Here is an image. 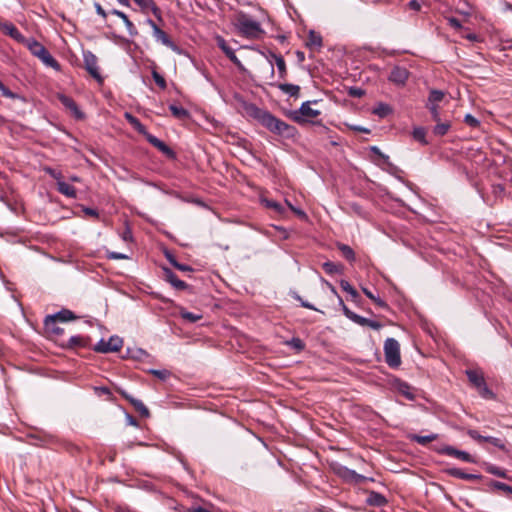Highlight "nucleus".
Returning <instances> with one entry per match:
<instances>
[{
    "label": "nucleus",
    "instance_id": "nucleus-1",
    "mask_svg": "<svg viewBox=\"0 0 512 512\" xmlns=\"http://www.w3.org/2000/svg\"><path fill=\"white\" fill-rule=\"evenodd\" d=\"M245 112L248 116L257 120L271 133L284 136L293 137L295 128L280 118L275 117L269 111L257 107L255 104L246 103L244 105Z\"/></svg>",
    "mask_w": 512,
    "mask_h": 512
},
{
    "label": "nucleus",
    "instance_id": "nucleus-2",
    "mask_svg": "<svg viewBox=\"0 0 512 512\" xmlns=\"http://www.w3.org/2000/svg\"><path fill=\"white\" fill-rule=\"evenodd\" d=\"M234 27L238 34L247 39H259L265 34L261 23L244 12L235 16Z\"/></svg>",
    "mask_w": 512,
    "mask_h": 512
},
{
    "label": "nucleus",
    "instance_id": "nucleus-3",
    "mask_svg": "<svg viewBox=\"0 0 512 512\" xmlns=\"http://www.w3.org/2000/svg\"><path fill=\"white\" fill-rule=\"evenodd\" d=\"M24 45L29 49L31 54L37 57L41 62L56 71H60V64L58 61L50 54V52L37 40L34 38H27Z\"/></svg>",
    "mask_w": 512,
    "mask_h": 512
},
{
    "label": "nucleus",
    "instance_id": "nucleus-4",
    "mask_svg": "<svg viewBox=\"0 0 512 512\" xmlns=\"http://www.w3.org/2000/svg\"><path fill=\"white\" fill-rule=\"evenodd\" d=\"M384 354L387 365L397 368L401 364L400 345L394 338H387L384 343Z\"/></svg>",
    "mask_w": 512,
    "mask_h": 512
},
{
    "label": "nucleus",
    "instance_id": "nucleus-5",
    "mask_svg": "<svg viewBox=\"0 0 512 512\" xmlns=\"http://www.w3.org/2000/svg\"><path fill=\"white\" fill-rule=\"evenodd\" d=\"M123 345V340L117 335L111 336L108 340L101 339L95 346L94 351L98 353L117 352Z\"/></svg>",
    "mask_w": 512,
    "mask_h": 512
},
{
    "label": "nucleus",
    "instance_id": "nucleus-6",
    "mask_svg": "<svg viewBox=\"0 0 512 512\" xmlns=\"http://www.w3.org/2000/svg\"><path fill=\"white\" fill-rule=\"evenodd\" d=\"M266 58L269 62L270 75L274 77V64L277 67L279 78L285 79L287 77V67L284 58L281 55L275 54L273 52H269L266 55Z\"/></svg>",
    "mask_w": 512,
    "mask_h": 512
},
{
    "label": "nucleus",
    "instance_id": "nucleus-7",
    "mask_svg": "<svg viewBox=\"0 0 512 512\" xmlns=\"http://www.w3.org/2000/svg\"><path fill=\"white\" fill-rule=\"evenodd\" d=\"M146 24L151 27L153 37L156 41L161 42L163 45L172 49L173 51L178 50L177 46L169 38V36L162 29H160L152 19L148 18L146 20Z\"/></svg>",
    "mask_w": 512,
    "mask_h": 512
},
{
    "label": "nucleus",
    "instance_id": "nucleus-8",
    "mask_svg": "<svg viewBox=\"0 0 512 512\" xmlns=\"http://www.w3.org/2000/svg\"><path fill=\"white\" fill-rule=\"evenodd\" d=\"M83 60L85 68L89 72V74L98 81H101L102 78L99 72L98 59L96 55L93 54L91 51H85L83 53Z\"/></svg>",
    "mask_w": 512,
    "mask_h": 512
},
{
    "label": "nucleus",
    "instance_id": "nucleus-9",
    "mask_svg": "<svg viewBox=\"0 0 512 512\" xmlns=\"http://www.w3.org/2000/svg\"><path fill=\"white\" fill-rule=\"evenodd\" d=\"M216 42H217V45L218 47L223 51V53L229 58V60L231 62H233V64L236 65V67L241 71V72H244L246 69L244 67V65L242 64V62L238 59V57L236 56L234 50L227 44L226 40L221 37V36H217L216 37Z\"/></svg>",
    "mask_w": 512,
    "mask_h": 512
},
{
    "label": "nucleus",
    "instance_id": "nucleus-10",
    "mask_svg": "<svg viewBox=\"0 0 512 512\" xmlns=\"http://www.w3.org/2000/svg\"><path fill=\"white\" fill-rule=\"evenodd\" d=\"M75 318L76 316L72 311L68 309H62L53 315H47L44 320V325L46 328H49L50 325H55L56 321L67 322Z\"/></svg>",
    "mask_w": 512,
    "mask_h": 512
},
{
    "label": "nucleus",
    "instance_id": "nucleus-11",
    "mask_svg": "<svg viewBox=\"0 0 512 512\" xmlns=\"http://www.w3.org/2000/svg\"><path fill=\"white\" fill-rule=\"evenodd\" d=\"M438 453L458 458L464 462H468V463L474 462L473 457L468 452L458 450L450 445H445L442 448L438 449Z\"/></svg>",
    "mask_w": 512,
    "mask_h": 512
},
{
    "label": "nucleus",
    "instance_id": "nucleus-12",
    "mask_svg": "<svg viewBox=\"0 0 512 512\" xmlns=\"http://www.w3.org/2000/svg\"><path fill=\"white\" fill-rule=\"evenodd\" d=\"M145 138L151 145H153L155 148H157L159 151H161L168 158H171V159L175 158V156H176L175 152L168 145H166L163 141L158 139L156 136L148 133Z\"/></svg>",
    "mask_w": 512,
    "mask_h": 512
},
{
    "label": "nucleus",
    "instance_id": "nucleus-13",
    "mask_svg": "<svg viewBox=\"0 0 512 512\" xmlns=\"http://www.w3.org/2000/svg\"><path fill=\"white\" fill-rule=\"evenodd\" d=\"M145 138L151 145H153L155 148H157L159 151H161L168 158H171V159L175 158V156H176L175 152L168 145H166L163 141L158 139L156 136L148 133Z\"/></svg>",
    "mask_w": 512,
    "mask_h": 512
},
{
    "label": "nucleus",
    "instance_id": "nucleus-14",
    "mask_svg": "<svg viewBox=\"0 0 512 512\" xmlns=\"http://www.w3.org/2000/svg\"><path fill=\"white\" fill-rule=\"evenodd\" d=\"M142 10V12L146 13L151 11L153 15L159 20L162 21V14L160 8L156 5L153 0H133Z\"/></svg>",
    "mask_w": 512,
    "mask_h": 512
},
{
    "label": "nucleus",
    "instance_id": "nucleus-15",
    "mask_svg": "<svg viewBox=\"0 0 512 512\" xmlns=\"http://www.w3.org/2000/svg\"><path fill=\"white\" fill-rule=\"evenodd\" d=\"M409 76L406 68L395 66L389 75V80L397 85H404Z\"/></svg>",
    "mask_w": 512,
    "mask_h": 512
},
{
    "label": "nucleus",
    "instance_id": "nucleus-16",
    "mask_svg": "<svg viewBox=\"0 0 512 512\" xmlns=\"http://www.w3.org/2000/svg\"><path fill=\"white\" fill-rule=\"evenodd\" d=\"M58 99L59 101L62 103V105L67 108L68 110L71 111V113L77 118V119H82L84 117V114L82 113V111L79 109V107L77 106L76 102L64 95V94H60L58 96Z\"/></svg>",
    "mask_w": 512,
    "mask_h": 512
},
{
    "label": "nucleus",
    "instance_id": "nucleus-17",
    "mask_svg": "<svg viewBox=\"0 0 512 512\" xmlns=\"http://www.w3.org/2000/svg\"><path fill=\"white\" fill-rule=\"evenodd\" d=\"M1 30L19 43L24 44V42H26L27 38L24 37L23 34L11 22H5L3 25H1Z\"/></svg>",
    "mask_w": 512,
    "mask_h": 512
},
{
    "label": "nucleus",
    "instance_id": "nucleus-18",
    "mask_svg": "<svg viewBox=\"0 0 512 512\" xmlns=\"http://www.w3.org/2000/svg\"><path fill=\"white\" fill-rule=\"evenodd\" d=\"M164 276L165 280L169 282L175 289L184 290L187 288V284L180 280L172 270L165 268Z\"/></svg>",
    "mask_w": 512,
    "mask_h": 512
},
{
    "label": "nucleus",
    "instance_id": "nucleus-19",
    "mask_svg": "<svg viewBox=\"0 0 512 512\" xmlns=\"http://www.w3.org/2000/svg\"><path fill=\"white\" fill-rule=\"evenodd\" d=\"M339 475L341 477H343L344 479L348 480V481H352V482H355V483H362L363 481L366 480V477L361 475V474H358L357 472H355L354 470L352 469H349L347 467H342L339 469L338 471Z\"/></svg>",
    "mask_w": 512,
    "mask_h": 512
},
{
    "label": "nucleus",
    "instance_id": "nucleus-20",
    "mask_svg": "<svg viewBox=\"0 0 512 512\" xmlns=\"http://www.w3.org/2000/svg\"><path fill=\"white\" fill-rule=\"evenodd\" d=\"M446 473L452 477L463 480H479L481 478L480 475L466 473L459 468H449L446 470Z\"/></svg>",
    "mask_w": 512,
    "mask_h": 512
},
{
    "label": "nucleus",
    "instance_id": "nucleus-21",
    "mask_svg": "<svg viewBox=\"0 0 512 512\" xmlns=\"http://www.w3.org/2000/svg\"><path fill=\"white\" fill-rule=\"evenodd\" d=\"M313 103H317V102L313 101ZM311 104H312L311 101H306V102H303L302 105L299 108V113L303 117H305V119L315 118V117L320 115V111L316 110V109H313L311 107Z\"/></svg>",
    "mask_w": 512,
    "mask_h": 512
},
{
    "label": "nucleus",
    "instance_id": "nucleus-22",
    "mask_svg": "<svg viewBox=\"0 0 512 512\" xmlns=\"http://www.w3.org/2000/svg\"><path fill=\"white\" fill-rule=\"evenodd\" d=\"M57 190L64 196L66 197H69V198H76L77 197V193H76V189L68 184L67 182H65L64 180L63 181H58L57 183Z\"/></svg>",
    "mask_w": 512,
    "mask_h": 512
},
{
    "label": "nucleus",
    "instance_id": "nucleus-23",
    "mask_svg": "<svg viewBox=\"0 0 512 512\" xmlns=\"http://www.w3.org/2000/svg\"><path fill=\"white\" fill-rule=\"evenodd\" d=\"M277 87L284 94H287L290 97H294V98L299 97L300 87L298 85H294V84H290V83H280V84H277Z\"/></svg>",
    "mask_w": 512,
    "mask_h": 512
},
{
    "label": "nucleus",
    "instance_id": "nucleus-24",
    "mask_svg": "<svg viewBox=\"0 0 512 512\" xmlns=\"http://www.w3.org/2000/svg\"><path fill=\"white\" fill-rule=\"evenodd\" d=\"M367 503L371 506L381 507L387 503V500L381 493L371 491L367 497Z\"/></svg>",
    "mask_w": 512,
    "mask_h": 512
},
{
    "label": "nucleus",
    "instance_id": "nucleus-25",
    "mask_svg": "<svg viewBox=\"0 0 512 512\" xmlns=\"http://www.w3.org/2000/svg\"><path fill=\"white\" fill-rule=\"evenodd\" d=\"M466 375L469 379V381L475 386L477 387L478 389L481 387V386H484V383H485V380H484V377L483 375L476 371V370H467L466 371Z\"/></svg>",
    "mask_w": 512,
    "mask_h": 512
},
{
    "label": "nucleus",
    "instance_id": "nucleus-26",
    "mask_svg": "<svg viewBox=\"0 0 512 512\" xmlns=\"http://www.w3.org/2000/svg\"><path fill=\"white\" fill-rule=\"evenodd\" d=\"M123 395L140 414L148 416L149 411L141 400L136 399L130 395H127L126 393H123Z\"/></svg>",
    "mask_w": 512,
    "mask_h": 512
},
{
    "label": "nucleus",
    "instance_id": "nucleus-27",
    "mask_svg": "<svg viewBox=\"0 0 512 512\" xmlns=\"http://www.w3.org/2000/svg\"><path fill=\"white\" fill-rule=\"evenodd\" d=\"M307 47L309 48H320L322 46V37L319 33H316L315 31L311 30L308 34Z\"/></svg>",
    "mask_w": 512,
    "mask_h": 512
},
{
    "label": "nucleus",
    "instance_id": "nucleus-28",
    "mask_svg": "<svg viewBox=\"0 0 512 512\" xmlns=\"http://www.w3.org/2000/svg\"><path fill=\"white\" fill-rule=\"evenodd\" d=\"M169 109L172 115L179 120H186L190 117L189 111L182 106L172 104L169 106Z\"/></svg>",
    "mask_w": 512,
    "mask_h": 512
},
{
    "label": "nucleus",
    "instance_id": "nucleus-29",
    "mask_svg": "<svg viewBox=\"0 0 512 512\" xmlns=\"http://www.w3.org/2000/svg\"><path fill=\"white\" fill-rule=\"evenodd\" d=\"M125 118L140 134H143L145 137L147 136L148 132L139 119L130 113H125Z\"/></svg>",
    "mask_w": 512,
    "mask_h": 512
},
{
    "label": "nucleus",
    "instance_id": "nucleus-30",
    "mask_svg": "<svg viewBox=\"0 0 512 512\" xmlns=\"http://www.w3.org/2000/svg\"><path fill=\"white\" fill-rule=\"evenodd\" d=\"M261 203L269 209L274 210L277 214L282 215L285 212L284 207L279 203L271 199L261 198Z\"/></svg>",
    "mask_w": 512,
    "mask_h": 512
},
{
    "label": "nucleus",
    "instance_id": "nucleus-31",
    "mask_svg": "<svg viewBox=\"0 0 512 512\" xmlns=\"http://www.w3.org/2000/svg\"><path fill=\"white\" fill-rule=\"evenodd\" d=\"M340 286L346 293L350 295L352 301H357V299L359 298V293L348 281L341 280Z\"/></svg>",
    "mask_w": 512,
    "mask_h": 512
},
{
    "label": "nucleus",
    "instance_id": "nucleus-32",
    "mask_svg": "<svg viewBox=\"0 0 512 512\" xmlns=\"http://www.w3.org/2000/svg\"><path fill=\"white\" fill-rule=\"evenodd\" d=\"M436 123L437 124L433 128L434 135L444 136L445 134H447V132L449 131V129L451 127V123L449 121L441 122V120Z\"/></svg>",
    "mask_w": 512,
    "mask_h": 512
},
{
    "label": "nucleus",
    "instance_id": "nucleus-33",
    "mask_svg": "<svg viewBox=\"0 0 512 512\" xmlns=\"http://www.w3.org/2000/svg\"><path fill=\"white\" fill-rule=\"evenodd\" d=\"M413 138L420 142L422 145H427L428 141L426 140V130L423 127H416L413 129Z\"/></svg>",
    "mask_w": 512,
    "mask_h": 512
},
{
    "label": "nucleus",
    "instance_id": "nucleus-34",
    "mask_svg": "<svg viewBox=\"0 0 512 512\" xmlns=\"http://www.w3.org/2000/svg\"><path fill=\"white\" fill-rule=\"evenodd\" d=\"M392 112L391 107L385 103H379L374 109L373 113L378 115L379 117H386Z\"/></svg>",
    "mask_w": 512,
    "mask_h": 512
},
{
    "label": "nucleus",
    "instance_id": "nucleus-35",
    "mask_svg": "<svg viewBox=\"0 0 512 512\" xmlns=\"http://www.w3.org/2000/svg\"><path fill=\"white\" fill-rule=\"evenodd\" d=\"M397 389H398L399 393H401L403 396H405L408 400L414 399V397H415L414 393L411 391V387L407 383H405V382L398 383Z\"/></svg>",
    "mask_w": 512,
    "mask_h": 512
},
{
    "label": "nucleus",
    "instance_id": "nucleus-36",
    "mask_svg": "<svg viewBox=\"0 0 512 512\" xmlns=\"http://www.w3.org/2000/svg\"><path fill=\"white\" fill-rule=\"evenodd\" d=\"M285 344L298 352L304 350L305 348V343L299 337H293L286 341Z\"/></svg>",
    "mask_w": 512,
    "mask_h": 512
},
{
    "label": "nucleus",
    "instance_id": "nucleus-37",
    "mask_svg": "<svg viewBox=\"0 0 512 512\" xmlns=\"http://www.w3.org/2000/svg\"><path fill=\"white\" fill-rule=\"evenodd\" d=\"M338 249L341 251L342 255L349 261L355 260V253L353 249L346 244H338Z\"/></svg>",
    "mask_w": 512,
    "mask_h": 512
},
{
    "label": "nucleus",
    "instance_id": "nucleus-38",
    "mask_svg": "<svg viewBox=\"0 0 512 512\" xmlns=\"http://www.w3.org/2000/svg\"><path fill=\"white\" fill-rule=\"evenodd\" d=\"M444 98V93L440 90H431L430 91V94H429V97H428V102L427 104H436L438 105L439 102H441Z\"/></svg>",
    "mask_w": 512,
    "mask_h": 512
},
{
    "label": "nucleus",
    "instance_id": "nucleus-39",
    "mask_svg": "<svg viewBox=\"0 0 512 512\" xmlns=\"http://www.w3.org/2000/svg\"><path fill=\"white\" fill-rule=\"evenodd\" d=\"M490 486L492 488H494V489L503 491L507 495H511L512 496V486L507 485L506 483L499 482V481H492L490 483Z\"/></svg>",
    "mask_w": 512,
    "mask_h": 512
},
{
    "label": "nucleus",
    "instance_id": "nucleus-40",
    "mask_svg": "<svg viewBox=\"0 0 512 512\" xmlns=\"http://www.w3.org/2000/svg\"><path fill=\"white\" fill-rule=\"evenodd\" d=\"M322 267L325 270V272L330 275L338 274L341 272L340 265H337L331 261H327V262L323 263Z\"/></svg>",
    "mask_w": 512,
    "mask_h": 512
},
{
    "label": "nucleus",
    "instance_id": "nucleus-41",
    "mask_svg": "<svg viewBox=\"0 0 512 512\" xmlns=\"http://www.w3.org/2000/svg\"><path fill=\"white\" fill-rule=\"evenodd\" d=\"M438 438V435L437 434H429V435H425V436H421V435H415L413 437V439L420 445H426L427 443L431 442V441H434Z\"/></svg>",
    "mask_w": 512,
    "mask_h": 512
},
{
    "label": "nucleus",
    "instance_id": "nucleus-42",
    "mask_svg": "<svg viewBox=\"0 0 512 512\" xmlns=\"http://www.w3.org/2000/svg\"><path fill=\"white\" fill-rule=\"evenodd\" d=\"M486 471L492 475H495L497 477L506 478L507 474L506 471L496 465H488L486 467Z\"/></svg>",
    "mask_w": 512,
    "mask_h": 512
},
{
    "label": "nucleus",
    "instance_id": "nucleus-43",
    "mask_svg": "<svg viewBox=\"0 0 512 512\" xmlns=\"http://www.w3.org/2000/svg\"><path fill=\"white\" fill-rule=\"evenodd\" d=\"M122 21L128 31V34L131 37H135L138 35V31H137L135 25L130 21V19L128 18V16L126 14H125V17L122 18Z\"/></svg>",
    "mask_w": 512,
    "mask_h": 512
},
{
    "label": "nucleus",
    "instance_id": "nucleus-44",
    "mask_svg": "<svg viewBox=\"0 0 512 512\" xmlns=\"http://www.w3.org/2000/svg\"><path fill=\"white\" fill-rule=\"evenodd\" d=\"M484 442H488L490 444H492L493 446L501 449V450H505L506 446H505V443L503 442L502 439L500 438H497V437H492V436H485V440Z\"/></svg>",
    "mask_w": 512,
    "mask_h": 512
},
{
    "label": "nucleus",
    "instance_id": "nucleus-45",
    "mask_svg": "<svg viewBox=\"0 0 512 512\" xmlns=\"http://www.w3.org/2000/svg\"><path fill=\"white\" fill-rule=\"evenodd\" d=\"M180 315L183 319L187 320L190 323L197 322L198 320H200L202 318L201 314H195V313L188 312V311H181Z\"/></svg>",
    "mask_w": 512,
    "mask_h": 512
},
{
    "label": "nucleus",
    "instance_id": "nucleus-46",
    "mask_svg": "<svg viewBox=\"0 0 512 512\" xmlns=\"http://www.w3.org/2000/svg\"><path fill=\"white\" fill-rule=\"evenodd\" d=\"M426 106H427V108L430 111L432 120L434 122H439L441 120V118H440V113H439L438 105H436V104H427Z\"/></svg>",
    "mask_w": 512,
    "mask_h": 512
},
{
    "label": "nucleus",
    "instance_id": "nucleus-47",
    "mask_svg": "<svg viewBox=\"0 0 512 512\" xmlns=\"http://www.w3.org/2000/svg\"><path fill=\"white\" fill-rule=\"evenodd\" d=\"M68 343L72 347H84L86 345L85 339L81 336H71Z\"/></svg>",
    "mask_w": 512,
    "mask_h": 512
},
{
    "label": "nucleus",
    "instance_id": "nucleus-48",
    "mask_svg": "<svg viewBox=\"0 0 512 512\" xmlns=\"http://www.w3.org/2000/svg\"><path fill=\"white\" fill-rule=\"evenodd\" d=\"M170 263L175 267L177 268L178 270L180 271H183V272H190L192 271L193 269L189 266V265H186V264H181L179 262H177L174 258L172 257H168Z\"/></svg>",
    "mask_w": 512,
    "mask_h": 512
},
{
    "label": "nucleus",
    "instance_id": "nucleus-49",
    "mask_svg": "<svg viewBox=\"0 0 512 512\" xmlns=\"http://www.w3.org/2000/svg\"><path fill=\"white\" fill-rule=\"evenodd\" d=\"M152 77L155 81V83L161 88H166V81L162 75H160L157 71H152Z\"/></svg>",
    "mask_w": 512,
    "mask_h": 512
},
{
    "label": "nucleus",
    "instance_id": "nucleus-50",
    "mask_svg": "<svg viewBox=\"0 0 512 512\" xmlns=\"http://www.w3.org/2000/svg\"><path fill=\"white\" fill-rule=\"evenodd\" d=\"M464 122L470 127L476 128L480 126V121L471 114H466L464 117Z\"/></svg>",
    "mask_w": 512,
    "mask_h": 512
},
{
    "label": "nucleus",
    "instance_id": "nucleus-51",
    "mask_svg": "<svg viewBox=\"0 0 512 512\" xmlns=\"http://www.w3.org/2000/svg\"><path fill=\"white\" fill-rule=\"evenodd\" d=\"M339 304L341 305L342 307V311H343V314L349 319V320H353L354 316H355V312L351 311L343 302L342 298L339 297Z\"/></svg>",
    "mask_w": 512,
    "mask_h": 512
},
{
    "label": "nucleus",
    "instance_id": "nucleus-52",
    "mask_svg": "<svg viewBox=\"0 0 512 512\" xmlns=\"http://www.w3.org/2000/svg\"><path fill=\"white\" fill-rule=\"evenodd\" d=\"M0 92L6 98H10V99L17 98V95L15 93H13L10 89H8L1 81H0Z\"/></svg>",
    "mask_w": 512,
    "mask_h": 512
},
{
    "label": "nucleus",
    "instance_id": "nucleus-53",
    "mask_svg": "<svg viewBox=\"0 0 512 512\" xmlns=\"http://www.w3.org/2000/svg\"><path fill=\"white\" fill-rule=\"evenodd\" d=\"M150 372L154 376H156L157 378H159L161 380H166L170 376V372L166 369H163V370L152 369Z\"/></svg>",
    "mask_w": 512,
    "mask_h": 512
},
{
    "label": "nucleus",
    "instance_id": "nucleus-54",
    "mask_svg": "<svg viewBox=\"0 0 512 512\" xmlns=\"http://www.w3.org/2000/svg\"><path fill=\"white\" fill-rule=\"evenodd\" d=\"M467 434L475 441H477L478 443H482L484 442L485 440V436H482L479 434V432L477 430H474V429H469L467 431Z\"/></svg>",
    "mask_w": 512,
    "mask_h": 512
},
{
    "label": "nucleus",
    "instance_id": "nucleus-55",
    "mask_svg": "<svg viewBox=\"0 0 512 512\" xmlns=\"http://www.w3.org/2000/svg\"><path fill=\"white\" fill-rule=\"evenodd\" d=\"M121 238L125 242L132 241V231L128 225H126L124 231L121 233Z\"/></svg>",
    "mask_w": 512,
    "mask_h": 512
},
{
    "label": "nucleus",
    "instance_id": "nucleus-56",
    "mask_svg": "<svg viewBox=\"0 0 512 512\" xmlns=\"http://www.w3.org/2000/svg\"><path fill=\"white\" fill-rule=\"evenodd\" d=\"M46 173L53 177L57 182L63 181L61 172H58L52 168H45Z\"/></svg>",
    "mask_w": 512,
    "mask_h": 512
},
{
    "label": "nucleus",
    "instance_id": "nucleus-57",
    "mask_svg": "<svg viewBox=\"0 0 512 512\" xmlns=\"http://www.w3.org/2000/svg\"><path fill=\"white\" fill-rule=\"evenodd\" d=\"M107 257L113 260H123L129 258L128 255L119 252H108Z\"/></svg>",
    "mask_w": 512,
    "mask_h": 512
},
{
    "label": "nucleus",
    "instance_id": "nucleus-58",
    "mask_svg": "<svg viewBox=\"0 0 512 512\" xmlns=\"http://www.w3.org/2000/svg\"><path fill=\"white\" fill-rule=\"evenodd\" d=\"M368 320H369L368 318H365L363 316L355 314L352 322H354V323H356V324H358L360 326H367Z\"/></svg>",
    "mask_w": 512,
    "mask_h": 512
},
{
    "label": "nucleus",
    "instance_id": "nucleus-59",
    "mask_svg": "<svg viewBox=\"0 0 512 512\" xmlns=\"http://www.w3.org/2000/svg\"><path fill=\"white\" fill-rule=\"evenodd\" d=\"M371 151L381 157L385 163L389 164V157L381 152V150L377 146L371 147Z\"/></svg>",
    "mask_w": 512,
    "mask_h": 512
},
{
    "label": "nucleus",
    "instance_id": "nucleus-60",
    "mask_svg": "<svg viewBox=\"0 0 512 512\" xmlns=\"http://www.w3.org/2000/svg\"><path fill=\"white\" fill-rule=\"evenodd\" d=\"M290 210L302 219H307V214L300 208L290 205Z\"/></svg>",
    "mask_w": 512,
    "mask_h": 512
},
{
    "label": "nucleus",
    "instance_id": "nucleus-61",
    "mask_svg": "<svg viewBox=\"0 0 512 512\" xmlns=\"http://www.w3.org/2000/svg\"><path fill=\"white\" fill-rule=\"evenodd\" d=\"M448 23L450 24L451 27L455 29H460L462 27L461 22L454 17L448 18Z\"/></svg>",
    "mask_w": 512,
    "mask_h": 512
},
{
    "label": "nucleus",
    "instance_id": "nucleus-62",
    "mask_svg": "<svg viewBox=\"0 0 512 512\" xmlns=\"http://www.w3.org/2000/svg\"><path fill=\"white\" fill-rule=\"evenodd\" d=\"M83 212L88 215V216H91V217H98V212L97 210L93 209V208H89V207H85L83 209Z\"/></svg>",
    "mask_w": 512,
    "mask_h": 512
},
{
    "label": "nucleus",
    "instance_id": "nucleus-63",
    "mask_svg": "<svg viewBox=\"0 0 512 512\" xmlns=\"http://www.w3.org/2000/svg\"><path fill=\"white\" fill-rule=\"evenodd\" d=\"M367 327H370L374 330H379L381 327H382V324L377 322V321H374V320H368V323H367Z\"/></svg>",
    "mask_w": 512,
    "mask_h": 512
},
{
    "label": "nucleus",
    "instance_id": "nucleus-64",
    "mask_svg": "<svg viewBox=\"0 0 512 512\" xmlns=\"http://www.w3.org/2000/svg\"><path fill=\"white\" fill-rule=\"evenodd\" d=\"M479 391H480L481 395H483L484 397L492 395V392L489 390V388L487 387L486 383H484V386H481L479 388Z\"/></svg>",
    "mask_w": 512,
    "mask_h": 512
}]
</instances>
